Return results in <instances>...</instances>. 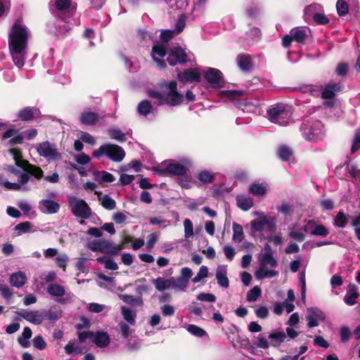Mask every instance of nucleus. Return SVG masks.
Listing matches in <instances>:
<instances>
[{"label": "nucleus", "mask_w": 360, "mask_h": 360, "mask_svg": "<svg viewBox=\"0 0 360 360\" xmlns=\"http://www.w3.org/2000/svg\"><path fill=\"white\" fill-rule=\"evenodd\" d=\"M27 28L19 22H15L10 32L8 46L13 63L18 68L23 67L27 58Z\"/></svg>", "instance_id": "1"}, {"label": "nucleus", "mask_w": 360, "mask_h": 360, "mask_svg": "<svg viewBox=\"0 0 360 360\" xmlns=\"http://www.w3.org/2000/svg\"><path fill=\"white\" fill-rule=\"evenodd\" d=\"M148 96L155 100L158 105L167 104L176 106L181 104L184 100L183 96L177 91V83L174 81L161 82L156 89H148Z\"/></svg>", "instance_id": "2"}, {"label": "nucleus", "mask_w": 360, "mask_h": 360, "mask_svg": "<svg viewBox=\"0 0 360 360\" xmlns=\"http://www.w3.org/2000/svg\"><path fill=\"white\" fill-rule=\"evenodd\" d=\"M258 262L259 267L255 273V276L257 280L271 278L278 275V271L276 270L278 262L268 243L264 245L262 251L258 255Z\"/></svg>", "instance_id": "3"}, {"label": "nucleus", "mask_w": 360, "mask_h": 360, "mask_svg": "<svg viewBox=\"0 0 360 360\" xmlns=\"http://www.w3.org/2000/svg\"><path fill=\"white\" fill-rule=\"evenodd\" d=\"M254 216L258 217L250 222V227L253 232H262L266 230L275 232L276 230V219L274 214H266L264 212H255Z\"/></svg>", "instance_id": "4"}, {"label": "nucleus", "mask_w": 360, "mask_h": 360, "mask_svg": "<svg viewBox=\"0 0 360 360\" xmlns=\"http://www.w3.org/2000/svg\"><path fill=\"white\" fill-rule=\"evenodd\" d=\"M175 35L177 34L174 30H166L162 31L161 38L164 42L161 44H156L153 47L152 57L157 63L158 65L161 68L165 66V63L164 60L158 58V56L162 58L166 55V50L167 48V42Z\"/></svg>", "instance_id": "5"}, {"label": "nucleus", "mask_w": 360, "mask_h": 360, "mask_svg": "<svg viewBox=\"0 0 360 360\" xmlns=\"http://www.w3.org/2000/svg\"><path fill=\"white\" fill-rule=\"evenodd\" d=\"M191 162L188 159L182 160V162H165L162 163L156 171L160 175H183L186 173Z\"/></svg>", "instance_id": "6"}, {"label": "nucleus", "mask_w": 360, "mask_h": 360, "mask_svg": "<svg viewBox=\"0 0 360 360\" xmlns=\"http://www.w3.org/2000/svg\"><path fill=\"white\" fill-rule=\"evenodd\" d=\"M103 155L114 162H121L125 156V153L122 147L110 143L103 144L93 152L94 157L96 158Z\"/></svg>", "instance_id": "7"}, {"label": "nucleus", "mask_w": 360, "mask_h": 360, "mask_svg": "<svg viewBox=\"0 0 360 360\" xmlns=\"http://www.w3.org/2000/svg\"><path fill=\"white\" fill-rule=\"evenodd\" d=\"M267 113L271 122L280 125H286L291 117L290 108L283 104L272 106Z\"/></svg>", "instance_id": "8"}, {"label": "nucleus", "mask_w": 360, "mask_h": 360, "mask_svg": "<svg viewBox=\"0 0 360 360\" xmlns=\"http://www.w3.org/2000/svg\"><path fill=\"white\" fill-rule=\"evenodd\" d=\"M301 129L304 139L308 141H317L325 136L323 125L319 121L305 123Z\"/></svg>", "instance_id": "9"}, {"label": "nucleus", "mask_w": 360, "mask_h": 360, "mask_svg": "<svg viewBox=\"0 0 360 360\" xmlns=\"http://www.w3.org/2000/svg\"><path fill=\"white\" fill-rule=\"evenodd\" d=\"M88 248L93 252H100L117 255L123 249V245H115L112 242L104 240H94L88 244Z\"/></svg>", "instance_id": "10"}, {"label": "nucleus", "mask_w": 360, "mask_h": 360, "mask_svg": "<svg viewBox=\"0 0 360 360\" xmlns=\"http://www.w3.org/2000/svg\"><path fill=\"white\" fill-rule=\"evenodd\" d=\"M69 205L72 214L81 219H87L91 215V209L82 199L73 195L68 196Z\"/></svg>", "instance_id": "11"}, {"label": "nucleus", "mask_w": 360, "mask_h": 360, "mask_svg": "<svg viewBox=\"0 0 360 360\" xmlns=\"http://www.w3.org/2000/svg\"><path fill=\"white\" fill-rule=\"evenodd\" d=\"M78 338L80 342L90 340L98 347H105L110 343V337L105 332L98 331L96 333L91 331L82 332L79 334Z\"/></svg>", "instance_id": "12"}, {"label": "nucleus", "mask_w": 360, "mask_h": 360, "mask_svg": "<svg viewBox=\"0 0 360 360\" xmlns=\"http://www.w3.org/2000/svg\"><path fill=\"white\" fill-rule=\"evenodd\" d=\"M37 153L48 161H55L60 158V154L54 144L49 141L39 143L37 148Z\"/></svg>", "instance_id": "13"}, {"label": "nucleus", "mask_w": 360, "mask_h": 360, "mask_svg": "<svg viewBox=\"0 0 360 360\" xmlns=\"http://www.w3.org/2000/svg\"><path fill=\"white\" fill-rule=\"evenodd\" d=\"M192 276L193 271L191 269L188 267L182 268L179 277H172V278H173L172 289L185 292L188 286L189 280Z\"/></svg>", "instance_id": "14"}, {"label": "nucleus", "mask_w": 360, "mask_h": 360, "mask_svg": "<svg viewBox=\"0 0 360 360\" xmlns=\"http://www.w3.org/2000/svg\"><path fill=\"white\" fill-rule=\"evenodd\" d=\"M307 37V32L304 28L297 27L291 30L288 34L283 38V46L285 48L288 47L292 41L297 43H304Z\"/></svg>", "instance_id": "15"}, {"label": "nucleus", "mask_w": 360, "mask_h": 360, "mask_svg": "<svg viewBox=\"0 0 360 360\" xmlns=\"http://www.w3.org/2000/svg\"><path fill=\"white\" fill-rule=\"evenodd\" d=\"M205 80L212 87H219L223 83L222 73L221 71L213 68H207L203 70Z\"/></svg>", "instance_id": "16"}, {"label": "nucleus", "mask_w": 360, "mask_h": 360, "mask_svg": "<svg viewBox=\"0 0 360 360\" xmlns=\"http://www.w3.org/2000/svg\"><path fill=\"white\" fill-rule=\"evenodd\" d=\"M18 314L22 319L34 325L41 324L45 319V312L39 310H21L18 312Z\"/></svg>", "instance_id": "17"}, {"label": "nucleus", "mask_w": 360, "mask_h": 360, "mask_svg": "<svg viewBox=\"0 0 360 360\" xmlns=\"http://www.w3.org/2000/svg\"><path fill=\"white\" fill-rule=\"evenodd\" d=\"M186 58L185 51L180 46H175L171 49L167 60L170 65L174 66L177 63H185Z\"/></svg>", "instance_id": "18"}, {"label": "nucleus", "mask_w": 360, "mask_h": 360, "mask_svg": "<svg viewBox=\"0 0 360 360\" xmlns=\"http://www.w3.org/2000/svg\"><path fill=\"white\" fill-rule=\"evenodd\" d=\"M325 319L324 313L317 308H311L307 309V319L309 328L317 326L319 321Z\"/></svg>", "instance_id": "19"}, {"label": "nucleus", "mask_w": 360, "mask_h": 360, "mask_svg": "<svg viewBox=\"0 0 360 360\" xmlns=\"http://www.w3.org/2000/svg\"><path fill=\"white\" fill-rule=\"evenodd\" d=\"M179 79L184 83L199 82L200 73L198 69L191 68L178 74Z\"/></svg>", "instance_id": "20"}, {"label": "nucleus", "mask_w": 360, "mask_h": 360, "mask_svg": "<svg viewBox=\"0 0 360 360\" xmlns=\"http://www.w3.org/2000/svg\"><path fill=\"white\" fill-rule=\"evenodd\" d=\"M40 211L46 214H55L58 212L60 205L52 200L44 199L39 202Z\"/></svg>", "instance_id": "21"}, {"label": "nucleus", "mask_w": 360, "mask_h": 360, "mask_svg": "<svg viewBox=\"0 0 360 360\" xmlns=\"http://www.w3.org/2000/svg\"><path fill=\"white\" fill-rule=\"evenodd\" d=\"M216 279L217 283L222 288H226L229 285L227 277V268L225 265H219L216 269Z\"/></svg>", "instance_id": "22"}, {"label": "nucleus", "mask_w": 360, "mask_h": 360, "mask_svg": "<svg viewBox=\"0 0 360 360\" xmlns=\"http://www.w3.org/2000/svg\"><path fill=\"white\" fill-rule=\"evenodd\" d=\"M359 295L357 286L354 284H349L344 298V302L347 305L352 306L356 304Z\"/></svg>", "instance_id": "23"}, {"label": "nucleus", "mask_w": 360, "mask_h": 360, "mask_svg": "<svg viewBox=\"0 0 360 360\" xmlns=\"http://www.w3.org/2000/svg\"><path fill=\"white\" fill-rule=\"evenodd\" d=\"M286 338V333L283 330H273L269 335L271 346L275 347L280 346L281 343L285 342Z\"/></svg>", "instance_id": "24"}, {"label": "nucleus", "mask_w": 360, "mask_h": 360, "mask_svg": "<svg viewBox=\"0 0 360 360\" xmlns=\"http://www.w3.org/2000/svg\"><path fill=\"white\" fill-rule=\"evenodd\" d=\"M173 278H165L163 277H158L153 280V283L155 288L158 291H163L167 289H172Z\"/></svg>", "instance_id": "25"}, {"label": "nucleus", "mask_w": 360, "mask_h": 360, "mask_svg": "<svg viewBox=\"0 0 360 360\" xmlns=\"http://www.w3.org/2000/svg\"><path fill=\"white\" fill-rule=\"evenodd\" d=\"M27 281V276L22 271L13 273L10 276L11 284L15 288L22 287Z\"/></svg>", "instance_id": "26"}, {"label": "nucleus", "mask_w": 360, "mask_h": 360, "mask_svg": "<svg viewBox=\"0 0 360 360\" xmlns=\"http://www.w3.org/2000/svg\"><path fill=\"white\" fill-rule=\"evenodd\" d=\"M341 88L340 83L327 84L322 91V97L323 98H332L335 96L336 92L341 90Z\"/></svg>", "instance_id": "27"}, {"label": "nucleus", "mask_w": 360, "mask_h": 360, "mask_svg": "<svg viewBox=\"0 0 360 360\" xmlns=\"http://www.w3.org/2000/svg\"><path fill=\"white\" fill-rule=\"evenodd\" d=\"M98 119L96 113L91 110H85L81 113L79 120L81 123L86 125L94 124Z\"/></svg>", "instance_id": "28"}, {"label": "nucleus", "mask_w": 360, "mask_h": 360, "mask_svg": "<svg viewBox=\"0 0 360 360\" xmlns=\"http://www.w3.org/2000/svg\"><path fill=\"white\" fill-rule=\"evenodd\" d=\"M39 115V110L37 108H25L20 110L18 116L23 121H27L37 117Z\"/></svg>", "instance_id": "29"}, {"label": "nucleus", "mask_w": 360, "mask_h": 360, "mask_svg": "<svg viewBox=\"0 0 360 360\" xmlns=\"http://www.w3.org/2000/svg\"><path fill=\"white\" fill-rule=\"evenodd\" d=\"M236 202L238 207L243 211H248L253 206L252 199L244 195H237Z\"/></svg>", "instance_id": "30"}, {"label": "nucleus", "mask_w": 360, "mask_h": 360, "mask_svg": "<svg viewBox=\"0 0 360 360\" xmlns=\"http://www.w3.org/2000/svg\"><path fill=\"white\" fill-rule=\"evenodd\" d=\"M349 219V216L348 214H345L342 211H340L334 218L333 225L338 228H345L348 223Z\"/></svg>", "instance_id": "31"}, {"label": "nucleus", "mask_w": 360, "mask_h": 360, "mask_svg": "<svg viewBox=\"0 0 360 360\" xmlns=\"http://www.w3.org/2000/svg\"><path fill=\"white\" fill-rule=\"evenodd\" d=\"M278 154L282 160L290 162L294 160L292 149L286 146H280L278 149Z\"/></svg>", "instance_id": "32"}, {"label": "nucleus", "mask_w": 360, "mask_h": 360, "mask_svg": "<svg viewBox=\"0 0 360 360\" xmlns=\"http://www.w3.org/2000/svg\"><path fill=\"white\" fill-rule=\"evenodd\" d=\"M32 335V330L29 327H25L21 335L18 338V343L23 348H27L30 346L29 339L31 338Z\"/></svg>", "instance_id": "33"}, {"label": "nucleus", "mask_w": 360, "mask_h": 360, "mask_svg": "<svg viewBox=\"0 0 360 360\" xmlns=\"http://www.w3.org/2000/svg\"><path fill=\"white\" fill-rule=\"evenodd\" d=\"M9 153L13 156L15 165L21 168H25L28 162L22 159V154L20 150L17 148H11Z\"/></svg>", "instance_id": "34"}, {"label": "nucleus", "mask_w": 360, "mask_h": 360, "mask_svg": "<svg viewBox=\"0 0 360 360\" xmlns=\"http://www.w3.org/2000/svg\"><path fill=\"white\" fill-rule=\"evenodd\" d=\"M244 239L243 229L241 225L236 222L233 223V242L239 243Z\"/></svg>", "instance_id": "35"}, {"label": "nucleus", "mask_w": 360, "mask_h": 360, "mask_svg": "<svg viewBox=\"0 0 360 360\" xmlns=\"http://www.w3.org/2000/svg\"><path fill=\"white\" fill-rule=\"evenodd\" d=\"M237 63L243 70H249L251 68V58L249 55L239 54L237 57Z\"/></svg>", "instance_id": "36"}, {"label": "nucleus", "mask_w": 360, "mask_h": 360, "mask_svg": "<svg viewBox=\"0 0 360 360\" xmlns=\"http://www.w3.org/2000/svg\"><path fill=\"white\" fill-rule=\"evenodd\" d=\"M47 292L53 297H62L65 293L63 286L58 283H51L47 288Z\"/></svg>", "instance_id": "37"}, {"label": "nucleus", "mask_w": 360, "mask_h": 360, "mask_svg": "<svg viewBox=\"0 0 360 360\" xmlns=\"http://www.w3.org/2000/svg\"><path fill=\"white\" fill-rule=\"evenodd\" d=\"M266 184H252L250 186L249 191L256 196H264L266 193Z\"/></svg>", "instance_id": "38"}, {"label": "nucleus", "mask_w": 360, "mask_h": 360, "mask_svg": "<svg viewBox=\"0 0 360 360\" xmlns=\"http://www.w3.org/2000/svg\"><path fill=\"white\" fill-rule=\"evenodd\" d=\"M108 133L109 136L112 139L116 140L120 142H123L126 141V134L118 128H110L108 130Z\"/></svg>", "instance_id": "39"}, {"label": "nucleus", "mask_w": 360, "mask_h": 360, "mask_svg": "<svg viewBox=\"0 0 360 360\" xmlns=\"http://www.w3.org/2000/svg\"><path fill=\"white\" fill-rule=\"evenodd\" d=\"M121 311L126 321L131 325L135 323L136 313L132 309L126 307H122Z\"/></svg>", "instance_id": "40"}, {"label": "nucleus", "mask_w": 360, "mask_h": 360, "mask_svg": "<svg viewBox=\"0 0 360 360\" xmlns=\"http://www.w3.org/2000/svg\"><path fill=\"white\" fill-rule=\"evenodd\" d=\"M137 110L141 115L147 116L152 110V105L150 101L144 100L139 103Z\"/></svg>", "instance_id": "41"}, {"label": "nucleus", "mask_w": 360, "mask_h": 360, "mask_svg": "<svg viewBox=\"0 0 360 360\" xmlns=\"http://www.w3.org/2000/svg\"><path fill=\"white\" fill-rule=\"evenodd\" d=\"M33 226L29 221H24L19 223L15 226V230L18 232L19 235L22 233H29V232H34L36 230H32V227Z\"/></svg>", "instance_id": "42"}, {"label": "nucleus", "mask_w": 360, "mask_h": 360, "mask_svg": "<svg viewBox=\"0 0 360 360\" xmlns=\"http://www.w3.org/2000/svg\"><path fill=\"white\" fill-rule=\"evenodd\" d=\"M99 200L102 206L107 210H111L116 207L115 201L108 195H104Z\"/></svg>", "instance_id": "43"}, {"label": "nucleus", "mask_w": 360, "mask_h": 360, "mask_svg": "<svg viewBox=\"0 0 360 360\" xmlns=\"http://www.w3.org/2000/svg\"><path fill=\"white\" fill-rule=\"evenodd\" d=\"M25 169H26L30 175L31 174L37 179H40L43 176L44 172L41 169L38 167L28 163Z\"/></svg>", "instance_id": "44"}, {"label": "nucleus", "mask_w": 360, "mask_h": 360, "mask_svg": "<svg viewBox=\"0 0 360 360\" xmlns=\"http://www.w3.org/2000/svg\"><path fill=\"white\" fill-rule=\"evenodd\" d=\"M262 291L259 287L255 286L247 294V300L248 302L256 301L261 295Z\"/></svg>", "instance_id": "45"}, {"label": "nucleus", "mask_w": 360, "mask_h": 360, "mask_svg": "<svg viewBox=\"0 0 360 360\" xmlns=\"http://www.w3.org/2000/svg\"><path fill=\"white\" fill-rule=\"evenodd\" d=\"M61 316L60 311L56 307H51L47 312H45V319L50 321H56Z\"/></svg>", "instance_id": "46"}, {"label": "nucleus", "mask_w": 360, "mask_h": 360, "mask_svg": "<svg viewBox=\"0 0 360 360\" xmlns=\"http://www.w3.org/2000/svg\"><path fill=\"white\" fill-rule=\"evenodd\" d=\"M349 5L344 0H338L336 4L337 12L339 15L344 16L348 13Z\"/></svg>", "instance_id": "47"}, {"label": "nucleus", "mask_w": 360, "mask_h": 360, "mask_svg": "<svg viewBox=\"0 0 360 360\" xmlns=\"http://www.w3.org/2000/svg\"><path fill=\"white\" fill-rule=\"evenodd\" d=\"M184 237L189 238L193 236V223L189 219H186L184 221Z\"/></svg>", "instance_id": "48"}, {"label": "nucleus", "mask_w": 360, "mask_h": 360, "mask_svg": "<svg viewBox=\"0 0 360 360\" xmlns=\"http://www.w3.org/2000/svg\"><path fill=\"white\" fill-rule=\"evenodd\" d=\"M328 234L329 230L324 225L317 224L312 236L326 237Z\"/></svg>", "instance_id": "49"}, {"label": "nucleus", "mask_w": 360, "mask_h": 360, "mask_svg": "<svg viewBox=\"0 0 360 360\" xmlns=\"http://www.w3.org/2000/svg\"><path fill=\"white\" fill-rule=\"evenodd\" d=\"M96 178L97 179L106 183L113 182L115 179L112 174L105 171L98 172L96 174Z\"/></svg>", "instance_id": "50"}, {"label": "nucleus", "mask_w": 360, "mask_h": 360, "mask_svg": "<svg viewBox=\"0 0 360 360\" xmlns=\"http://www.w3.org/2000/svg\"><path fill=\"white\" fill-rule=\"evenodd\" d=\"M208 275V269L206 266H201L197 275L192 279L195 283L200 282Z\"/></svg>", "instance_id": "51"}, {"label": "nucleus", "mask_w": 360, "mask_h": 360, "mask_svg": "<svg viewBox=\"0 0 360 360\" xmlns=\"http://www.w3.org/2000/svg\"><path fill=\"white\" fill-rule=\"evenodd\" d=\"M198 179L204 184L211 183L213 181L214 175L208 171H202L198 175Z\"/></svg>", "instance_id": "52"}, {"label": "nucleus", "mask_w": 360, "mask_h": 360, "mask_svg": "<svg viewBox=\"0 0 360 360\" xmlns=\"http://www.w3.org/2000/svg\"><path fill=\"white\" fill-rule=\"evenodd\" d=\"M187 330L191 334L199 338L205 335V331L203 329L195 325H189L187 328Z\"/></svg>", "instance_id": "53"}, {"label": "nucleus", "mask_w": 360, "mask_h": 360, "mask_svg": "<svg viewBox=\"0 0 360 360\" xmlns=\"http://www.w3.org/2000/svg\"><path fill=\"white\" fill-rule=\"evenodd\" d=\"M317 225V223L314 219L305 221V224L303 227V231L309 235H313L314 229Z\"/></svg>", "instance_id": "54"}, {"label": "nucleus", "mask_w": 360, "mask_h": 360, "mask_svg": "<svg viewBox=\"0 0 360 360\" xmlns=\"http://www.w3.org/2000/svg\"><path fill=\"white\" fill-rule=\"evenodd\" d=\"M64 349H65V353L68 354H71L73 352H75L77 354L82 353V349L79 347H75L74 341H70L65 345Z\"/></svg>", "instance_id": "55"}, {"label": "nucleus", "mask_w": 360, "mask_h": 360, "mask_svg": "<svg viewBox=\"0 0 360 360\" xmlns=\"http://www.w3.org/2000/svg\"><path fill=\"white\" fill-rule=\"evenodd\" d=\"M33 346L39 350L44 349L46 347V343L41 335L34 337L32 340Z\"/></svg>", "instance_id": "56"}, {"label": "nucleus", "mask_w": 360, "mask_h": 360, "mask_svg": "<svg viewBox=\"0 0 360 360\" xmlns=\"http://www.w3.org/2000/svg\"><path fill=\"white\" fill-rule=\"evenodd\" d=\"M86 259L85 257H79L76 262V269L81 273H87L88 268L86 266Z\"/></svg>", "instance_id": "57"}, {"label": "nucleus", "mask_w": 360, "mask_h": 360, "mask_svg": "<svg viewBox=\"0 0 360 360\" xmlns=\"http://www.w3.org/2000/svg\"><path fill=\"white\" fill-rule=\"evenodd\" d=\"M150 223L152 225H158L162 227H167L169 224V221L163 219L162 217L150 218Z\"/></svg>", "instance_id": "58"}, {"label": "nucleus", "mask_w": 360, "mask_h": 360, "mask_svg": "<svg viewBox=\"0 0 360 360\" xmlns=\"http://www.w3.org/2000/svg\"><path fill=\"white\" fill-rule=\"evenodd\" d=\"M7 190H12V191H27L28 188L25 186H22L19 183H11V182H6V187Z\"/></svg>", "instance_id": "59"}, {"label": "nucleus", "mask_w": 360, "mask_h": 360, "mask_svg": "<svg viewBox=\"0 0 360 360\" xmlns=\"http://www.w3.org/2000/svg\"><path fill=\"white\" fill-rule=\"evenodd\" d=\"M186 17L183 15H180L175 25L174 31L176 34H179L185 27Z\"/></svg>", "instance_id": "60"}, {"label": "nucleus", "mask_w": 360, "mask_h": 360, "mask_svg": "<svg viewBox=\"0 0 360 360\" xmlns=\"http://www.w3.org/2000/svg\"><path fill=\"white\" fill-rule=\"evenodd\" d=\"M24 136L23 134H15L13 137L9 139L8 141L5 142L4 144L6 146H14L17 144H20L23 142Z\"/></svg>", "instance_id": "61"}, {"label": "nucleus", "mask_w": 360, "mask_h": 360, "mask_svg": "<svg viewBox=\"0 0 360 360\" xmlns=\"http://www.w3.org/2000/svg\"><path fill=\"white\" fill-rule=\"evenodd\" d=\"M79 139H81V141L87 143L91 146L96 144L95 138L87 132H82L80 134Z\"/></svg>", "instance_id": "62"}, {"label": "nucleus", "mask_w": 360, "mask_h": 360, "mask_svg": "<svg viewBox=\"0 0 360 360\" xmlns=\"http://www.w3.org/2000/svg\"><path fill=\"white\" fill-rule=\"evenodd\" d=\"M158 235L157 233H153L148 236L146 241V248L147 250H151L155 245L158 241Z\"/></svg>", "instance_id": "63"}, {"label": "nucleus", "mask_w": 360, "mask_h": 360, "mask_svg": "<svg viewBox=\"0 0 360 360\" xmlns=\"http://www.w3.org/2000/svg\"><path fill=\"white\" fill-rule=\"evenodd\" d=\"M256 345L258 347L267 349L271 346V342L270 341L269 342L263 335H259L257 338V342Z\"/></svg>", "instance_id": "64"}]
</instances>
